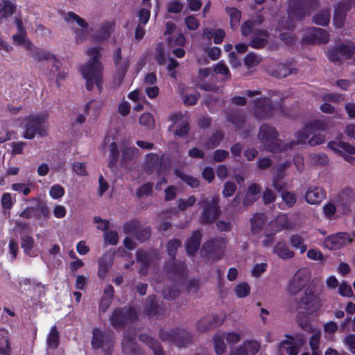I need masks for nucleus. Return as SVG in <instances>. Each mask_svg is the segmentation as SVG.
Masks as SVG:
<instances>
[{
    "mask_svg": "<svg viewBox=\"0 0 355 355\" xmlns=\"http://www.w3.org/2000/svg\"><path fill=\"white\" fill-rule=\"evenodd\" d=\"M180 284H174L173 286H166L162 289L163 297L167 300H173L179 297L180 290L178 288Z\"/></svg>",
    "mask_w": 355,
    "mask_h": 355,
    "instance_id": "obj_40",
    "label": "nucleus"
},
{
    "mask_svg": "<svg viewBox=\"0 0 355 355\" xmlns=\"http://www.w3.org/2000/svg\"><path fill=\"white\" fill-rule=\"evenodd\" d=\"M203 206V211L201 214V222L203 224L214 223L220 215L219 207V199L218 196H214L210 201L207 199L199 202Z\"/></svg>",
    "mask_w": 355,
    "mask_h": 355,
    "instance_id": "obj_11",
    "label": "nucleus"
},
{
    "mask_svg": "<svg viewBox=\"0 0 355 355\" xmlns=\"http://www.w3.org/2000/svg\"><path fill=\"white\" fill-rule=\"evenodd\" d=\"M202 233L200 230H195L185 241V250L187 254L193 257L196 255L202 241Z\"/></svg>",
    "mask_w": 355,
    "mask_h": 355,
    "instance_id": "obj_21",
    "label": "nucleus"
},
{
    "mask_svg": "<svg viewBox=\"0 0 355 355\" xmlns=\"http://www.w3.org/2000/svg\"><path fill=\"white\" fill-rule=\"evenodd\" d=\"M101 49L100 47L89 48L87 50V55H89L91 58L79 69L80 72L86 81V89L89 92L92 91L95 85L99 94L103 90V68L100 61L101 57Z\"/></svg>",
    "mask_w": 355,
    "mask_h": 355,
    "instance_id": "obj_1",
    "label": "nucleus"
},
{
    "mask_svg": "<svg viewBox=\"0 0 355 355\" xmlns=\"http://www.w3.org/2000/svg\"><path fill=\"white\" fill-rule=\"evenodd\" d=\"M269 33L266 30L258 29L254 33L249 46L256 49L264 48L268 42Z\"/></svg>",
    "mask_w": 355,
    "mask_h": 355,
    "instance_id": "obj_25",
    "label": "nucleus"
},
{
    "mask_svg": "<svg viewBox=\"0 0 355 355\" xmlns=\"http://www.w3.org/2000/svg\"><path fill=\"white\" fill-rule=\"evenodd\" d=\"M278 137L279 132L275 128L266 123L260 126L258 138L267 150L276 153L285 150L283 141Z\"/></svg>",
    "mask_w": 355,
    "mask_h": 355,
    "instance_id": "obj_5",
    "label": "nucleus"
},
{
    "mask_svg": "<svg viewBox=\"0 0 355 355\" xmlns=\"http://www.w3.org/2000/svg\"><path fill=\"white\" fill-rule=\"evenodd\" d=\"M91 345L93 349H102L104 355H112L114 345L113 334L102 331L98 327L92 329Z\"/></svg>",
    "mask_w": 355,
    "mask_h": 355,
    "instance_id": "obj_9",
    "label": "nucleus"
},
{
    "mask_svg": "<svg viewBox=\"0 0 355 355\" xmlns=\"http://www.w3.org/2000/svg\"><path fill=\"white\" fill-rule=\"evenodd\" d=\"M260 62L261 59L254 53H249L244 58V64L248 69L258 65Z\"/></svg>",
    "mask_w": 355,
    "mask_h": 355,
    "instance_id": "obj_62",
    "label": "nucleus"
},
{
    "mask_svg": "<svg viewBox=\"0 0 355 355\" xmlns=\"http://www.w3.org/2000/svg\"><path fill=\"white\" fill-rule=\"evenodd\" d=\"M297 308L304 310L307 314H314L322 306L319 294L315 286H309L303 295L296 300Z\"/></svg>",
    "mask_w": 355,
    "mask_h": 355,
    "instance_id": "obj_7",
    "label": "nucleus"
},
{
    "mask_svg": "<svg viewBox=\"0 0 355 355\" xmlns=\"http://www.w3.org/2000/svg\"><path fill=\"white\" fill-rule=\"evenodd\" d=\"M331 12L329 9L320 11L313 17V22L317 25L326 26L330 20Z\"/></svg>",
    "mask_w": 355,
    "mask_h": 355,
    "instance_id": "obj_38",
    "label": "nucleus"
},
{
    "mask_svg": "<svg viewBox=\"0 0 355 355\" xmlns=\"http://www.w3.org/2000/svg\"><path fill=\"white\" fill-rule=\"evenodd\" d=\"M304 237L299 234H292L289 238V243L292 248L295 250H300L301 254L304 253L307 250V245L304 243Z\"/></svg>",
    "mask_w": 355,
    "mask_h": 355,
    "instance_id": "obj_34",
    "label": "nucleus"
},
{
    "mask_svg": "<svg viewBox=\"0 0 355 355\" xmlns=\"http://www.w3.org/2000/svg\"><path fill=\"white\" fill-rule=\"evenodd\" d=\"M282 198L288 207H293L297 201L296 195L291 191H285L283 192L282 193Z\"/></svg>",
    "mask_w": 355,
    "mask_h": 355,
    "instance_id": "obj_64",
    "label": "nucleus"
},
{
    "mask_svg": "<svg viewBox=\"0 0 355 355\" xmlns=\"http://www.w3.org/2000/svg\"><path fill=\"white\" fill-rule=\"evenodd\" d=\"M259 350V343L254 340H248L232 351L230 355H255Z\"/></svg>",
    "mask_w": 355,
    "mask_h": 355,
    "instance_id": "obj_23",
    "label": "nucleus"
},
{
    "mask_svg": "<svg viewBox=\"0 0 355 355\" xmlns=\"http://www.w3.org/2000/svg\"><path fill=\"white\" fill-rule=\"evenodd\" d=\"M218 325V317L214 315H207L196 323V329L202 332L215 328Z\"/></svg>",
    "mask_w": 355,
    "mask_h": 355,
    "instance_id": "obj_30",
    "label": "nucleus"
},
{
    "mask_svg": "<svg viewBox=\"0 0 355 355\" xmlns=\"http://www.w3.org/2000/svg\"><path fill=\"white\" fill-rule=\"evenodd\" d=\"M226 12L230 18V26L232 29L236 28L240 23L241 12L236 8H226Z\"/></svg>",
    "mask_w": 355,
    "mask_h": 355,
    "instance_id": "obj_44",
    "label": "nucleus"
},
{
    "mask_svg": "<svg viewBox=\"0 0 355 355\" xmlns=\"http://www.w3.org/2000/svg\"><path fill=\"white\" fill-rule=\"evenodd\" d=\"M114 26L115 24L114 22L105 21L103 23L94 37L95 42H104L107 41L110 37Z\"/></svg>",
    "mask_w": 355,
    "mask_h": 355,
    "instance_id": "obj_29",
    "label": "nucleus"
},
{
    "mask_svg": "<svg viewBox=\"0 0 355 355\" xmlns=\"http://www.w3.org/2000/svg\"><path fill=\"white\" fill-rule=\"evenodd\" d=\"M153 184L152 182H146L139 187L136 191V196L139 198L144 196H149L153 191Z\"/></svg>",
    "mask_w": 355,
    "mask_h": 355,
    "instance_id": "obj_56",
    "label": "nucleus"
},
{
    "mask_svg": "<svg viewBox=\"0 0 355 355\" xmlns=\"http://www.w3.org/2000/svg\"><path fill=\"white\" fill-rule=\"evenodd\" d=\"M310 279L311 273L308 269H299L288 283L287 291L288 293L291 295H296L307 286Z\"/></svg>",
    "mask_w": 355,
    "mask_h": 355,
    "instance_id": "obj_12",
    "label": "nucleus"
},
{
    "mask_svg": "<svg viewBox=\"0 0 355 355\" xmlns=\"http://www.w3.org/2000/svg\"><path fill=\"white\" fill-rule=\"evenodd\" d=\"M351 8V3L348 2H339L335 10L334 15V24L336 28H340L343 26L346 18V12L349 10Z\"/></svg>",
    "mask_w": 355,
    "mask_h": 355,
    "instance_id": "obj_22",
    "label": "nucleus"
},
{
    "mask_svg": "<svg viewBox=\"0 0 355 355\" xmlns=\"http://www.w3.org/2000/svg\"><path fill=\"white\" fill-rule=\"evenodd\" d=\"M155 60L159 65L166 62V55L162 43H159L155 48Z\"/></svg>",
    "mask_w": 355,
    "mask_h": 355,
    "instance_id": "obj_57",
    "label": "nucleus"
},
{
    "mask_svg": "<svg viewBox=\"0 0 355 355\" xmlns=\"http://www.w3.org/2000/svg\"><path fill=\"white\" fill-rule=\"evenodd\" d=\"M159 338L162 342H167L178 348L188 347L193 342L191 334L186 329L177 327L169 330L160 327L158 331Z\"/></svg>",
    "mask_w": 355,
    "mask_h": 355,
    "instance_id": "obj_2",
    "label": "nucleus"
},
{
    "mask_svg": "<svg viewBox=\"0 0 355 355\" xmlns=\"http://www.w3.org/2000/svg\"><path fill=\"white\" fill-rule=\"evenodd\" d=\"M21 247L24 250L26 255L31 256V252L34 248L35 241L34 239L27 234L21 235Z\"/></svg>",
    "mask_w": 355,
    "mask_h": 355,
    "instance_id": "obj_46",
    "label": "nucleus"
},
{
    "mask_svg": "<svg viewBox=\"0 0 355 355\" xmlns=\"http://www.w3.org/2000/svg\"><path fill=\"white\" fill-rule=\"evenodd\" d=\"M65 19L67 21H75L77 24L83 28H87L88 27V24L85 21V20L73 12H68Z\"/></svg>",
    "mask_w": 355,
    "mask_h": 355,
    "instance_id": "obj_61",
    "label": "nucleus"
},
{
    "mask_svg": "<svg viewBox=\"0 0 355 355\" xmlns=\"http://www.w3.org/2000/svg\"><path fill=\"white\" fill-rule=\"evenodd\" d=\"M159 252L157 250H153L151 254L139 249L136 252V259L141 264L139 272L141 274H146L150 266L153 257H157Z\"/></svg>",
    "mask_w": 355,
    "mask_h": 355,
    "instance_id": "obj_20",
    "label": "nucleus"
},
{
    "mask_svg": "<svg viewBox=\"0 0 355 355\" xmlns=\"http://www.w3.org/2000/svg\"><path fill=\"white\" fill-rule=\"evenodd\" d=\"M313 133L309 128H306V124L296 133L297 139V144H305L309 139V136Z\"/></svg>",
    "mask_w": 355,
    "mask_h": 355,
    "instance_id": "obj_63",
    "label": "nucleus"
},
{
    "mask_svg": "<svg viewBox=\"0 0 355 355\" xmlns=\"http://www.w3.org/2000/svg\"><path fill=\"white\" fill-rule=\"evenodd\" d=\"M164 270L168 279L173 284H182L184 281L186 266L184 261L169 259L164 263Z\"/></svg>",
    "mask_w": 355,
    "mask_h": 355,
    "instance_id": "obj_10",
    "label": "nucleus"
},
{
    "mask_svg": "<svg viewBox=\"0 0 355 355\" xmlns=\"http://www.w3.org/2000/svg\"><path fill=\"white\" fill-rule=\"evenodd\" d=\"M138 318V313L133 306H124L116 308L110 317V321L117 330L124 328L128 323L135 322Z\"/></svg>",
    "mask_w": 355,
    "mask_h": 355,
    "instance_id": "obj_6",
    "label": "nucleus"
},
{
    "mask_svg": "<svg viewBox=\"0 0 355 355\" xmlns=\"http://www.w3.org/2000/svg\"><path fill=\"white\" fill-rule=\"evenodd\" d=\"M46 343L48 347L51 349H55L60 345V334L55 326H53L47 337Z\"/></svg>",
    "mask_w": 355,
    "mask_h": 355,
    "instance_id": "obj_39",
    "label": "nucleus"
},
{
    "mask_svg": "<svg viewBox=\"0 0 355 355\" xmlns=\"http://www.w3.org/2000/svg\"><path fill=\"white\" fill-rule=\"evenodd\" d=\"M117 71L115 74V78L114 80V83L119 85L123 82L126 73L129 68V62L125 61L123 63H121L120 67H116Z\"/></svg>",
    "mask_w": 355,
    "mask_h": 355,
    "instance_id": "obj_47",
    "label": "nucleus"
},
{
    "mask_svg": "<svg viewBox=\"0 0 355 355\" xmlns=\"http://www.w3.org/2000/svg\"><path fill=\"white\" fill-rule=\"evenodd\" d=\"M33 200L38 201L39 203L37 207H27L21 213H19V217L24 219H31L35 218L39 219L40 216L46 218L50 214V209L46 203L40 202V199L37 198H33Z\"/></svg>",
    "mask_w": 355,
    "mask_h": 355,
    "instance_id": "obj_17",
    "label": "nucleus"
},
{
    "mask_svg": "<svg viewBox=\"0 0 355 355\" xmlns=\"http://www.w3.org/2000/svg\"><path fill=\"white\" fill-rule=\"evenodd\" d=\"M138 338L153 351V355H165L162 345L154 337L148 334H140Z\"/></svg>",
    "mask_w": 355,
    "mask_h": 355,
    "instance_id": "obj_24",
    "label": "nucleus"
},
{
    "mask_svg": "<svg viewBox=\"0 0 355 355\" xmlns=\"http://www.w3.org/2000/svg\"><path fill=\"white\" fill-rule=\"evenodd\" d=\"M162 157L163 155L159 157L157 155L154 153L148 154L146 158V166L147 168V171L153 172V171L159 168Z\"/></svg>",
    "mask_w": 355,
    "mask_h": 355,
    "instance_id": "obj_36",
    "label": "nucleus"
},
{
    "mask_svg": "<svg viewBox=\"0 0 355 355\" xmlns=\"http://www.w3.org/2000/svg\"><path fill=\"white\" fill-rule=\"evenodd\" d=\"M234 291L238 297L242 298L250 294V288L248 284L243 282L236 286Z\"/></svg>",
    "mask_w": 355,
    "mask_h": 355,
    "instance_id": "obj_59",
    "label": "nucleus"
},
{
    "mask_svg": "<svg viewBox=\"0 0 355 355\" xmlns=\"http://www.w3.org/2000/svg\"><path fill=\"white\" fill-rule=\"evenodd\" d=\"M181 246V241L179 239H173L168 241L166 250L170 259H175L178 248Z\"/></svg>",
    "mask_w": 355,
    "mask_h": 355,
    "instance_id": "obj_48",
    "label": "nucleus"
},
{
    "mask_svg": "<svg viewBox=\"0 0 355 355\" xmlns=\"http://www.w3.org/2000/svg\"><path fill=\"white\" fill-rule=\"evenodd\" d=\"M286 336L291 340H282L280 345L285 347V350L288 355H297L299 353V347L293 343V338L292 336Z\"/></svg>",
    "mask_w": 355,
    "mask_h": 355,
    "instance_id": "obj_49",
    "label": "nucleus"
},
{
    "mask_svg": "<svg viewBox=\"0 0 355 355\" xmlns=\"http://www.w3.org/2000/svg\"><path fill=\"white\" fill-rule=\"evenodd\" d=\"M224 336L218 332L213 336L214 346L216 353L218 355L223 354L226 350V345L224 342Z\"/></svg>",
    "mask_w": 355,
    "mask_h": 355,
    "instance_id": "obj_45",
    "label": "nucleus"
},
{
    "mask_svg": "<svg viewBox=\"0 0 355 355\" xmlns=\"http://www.w3.org/2000/svg\"><path fill=\"white\" fill-rule=\"evenodd\" d=\"M104 241L109 245H116L119 242V235L116 230H107L104 232Z\"/></svg>",
    "mask_w": 355,
    "mask_h": 355,
    "instance_id": "obj_60",
    "label": "nucleus"
},
{
    "mask_svg": "<svg viewBox=\"0 0 355 355\" xmlns=\"http://www.w3.org/2000/svg\"><path fill=\"white\" fill-rule=\"evenodd\" d=\"M273 252L284 260L292 259L295 256V252L291 250L284 241H279L276 243L273 248Z\"/></svg>",
    "mask_w": 355,
    "mask_h": 355,
    "instance_id": "obj_31",
    "label": "nucleus"
},
{
    "mask_svg": "<svg viewBox=\"0 0 355 355\" xmlns=\"http://www.w3.org/2000/svg\"><path fill=\"white\" fill-rule=\"evenodd\" d=\"M355 194L350 188H345L339 192L336 196V202L338 206L345 211H349L351 203L354 200Z\"/></svg>",
    "mask_w": 355,
    "mask_h": 355,
    "instance_id": "obj_27",
    "label": "nucleus"
},
{
    "mask_svg": "<svg viewBox=\"0 0 355 355\" xmlns=\"http://www.w3.org/2000/svg\"><path fill=\"white\" fill-rule=\"evenodd\" d=\"M26 51L30 53V55L38 62L48 60L51 58L55 61L53 67L55 71L60 69V61L56 59L55 55L51 54L50 52L42 50L35 46L31 42H28L26 44Z\"/></svg>",
    "mask_w": 355,
    "mask_h": 355,
    "instance_id": "obj_18",
    "label": "nucleus"
},
{
    "mask_svg": "<svg viewBox=\"0 0 355 355\" xmlns=\"http://www.w3.org/2000/svg\"><path fill=\"white\" fill-rule=\"evenodd\" d=\"M306 128H309L311 132L314 134L316 130H326L328 128V123L323 120H313L306 123Z\"/></svg>",
    "mask_w": 355,
    "mask_h": 355,
    "instance_id": "obj_50",
    "label": "nucleus"
},
{
    "mask_svg": "<svg viewBox=\"0 0 355 355\" xmlns=\"http://www.w3.org/2000/svg\"><path fill=\"white\" fill-rule=\"evenodd\" d=\"M49 115L47 112L37 114L29 115L26 119L24 131L22 137L27 139H32L36 135L44 137L48 135L45 123Z\"/></svg>",
    "mask_w": 355,
    "mask_h": 355,
    "instance_id": "obj_3",
    "label": "nucleus"
},
{
    "mask_svg": "<svg viewBox=\"0 0 355 355\" xmlns=\"http://www.w3.org/2000/svg\"><path fill=\"white\" fill-rule=\"evenodd\" d=\"M279 78H284L291 74H296L298 69L295 67H291L288 64L282 63L278 65Z\"/></svg>",
    "mask_w": 355,
    "mask_h": 355,
    "instance_id": "obj_51",
    "label": "nucleus"
},
{
    "mask_svg": "<svg viewBox=\"0 0 355 355\" xmlns=\"http://www.w3.org/2000/svg\"><path fill=\"white\" fill-rule=\"evenodd\" d=\"M329 41V32L323 28L312 27L309 28L302 38L303 44H327Z\"/></svg>",
    "mask_w": 355,
    "mask_h": 355,
    "instance_id": "obj_14",
    "label": "nucleus"
},
{
    "mask_svg": "<svg viewBox=\"0 0 355 355\" xmlns=\"http://www.w3.org/2000/svg\"><path fill=\"white\" fill-rule=\"evenodd\" d=\"M274 233H277L288 228V216L285 214L278 215L276 218L269 223Z\"/></svg>",
    "mask_w": 355,
    "mask_h": 355,
    "instance_id": "obj_32",
    "label": "nucleus"
},
{
    "mask_svg": "<svg viewBox=\"0 0 355 355\" xmlns=\"http://www.w3.org/2000/svg\"><path fill=\"white\" fill-rule=\"evenodd\" d=\"M354 53V49L349 44L340 43L330 49L327 52V55L332 62H341L343 60L349 58Z\"/></svg>",
    "mask_w": 355,
    "mask_h": 355,
    "instance_id": "obj_16",
    "label": "nucleus"
},
{
    "mask_svg": "<svg viewBox=\"0 0 355 355\" xmlns=\"http://www.w3.org/2000/svg\"><path fill=\"white\" fill-rule=\"evenodd\" d=\"M139 122L149 129H153L155 126L154 116L150 112L143 113L139 117Z\"/></svg>",
    "mask_w": 355,
    "mask_h": 355,
    "instance_id": "obj_54",
    "label": "nucleus"
},
{
    "mask_svg": "<svg viewBox=\"0 0 355 355\" xmlns=\"http://www.w3.org/2000/svg\"><path fill=\"white\" fill-rule=\"evenodd\" d=\"M328 146L338 155H343V153L355 155V147L347 142L342 141L338 138L329 141Z\"/></svg>",
    "mask_w": 355,
    "mask_h": 355,
    "instance_id": "obj_28",
    "label": "nucleus"
},
{
    "mask_svg": "<svg viewBox=\"0 0 355 355\" xmlns=\"http://www.w3.org/2000/svg\"><path fill=\"white\" fill-rule=\"evenodd\" d=\"M119 157V150L116 142H112L110 146L107 166L110 168H114Z\"/></svg>",
    "mask_w": 355,
    "mask_h": 355,
    "instance_id": "obj_41",
    "label": "nucleus"
},
{
    "mask_svg": "<svg viewBox=\"0 0 355 355\" xmlns=\"http://www.w3.org/2000/svg\"><path fill=\"white\" fill-rule=\"evenodd\" d=\"M140 225V221L138 219L129 220L123 225V232L127 235L135 236Z\"/></svg>",
    "mask_w": 355,
    "mask_h": 355,
    "instance_id": "obj_43",
    "label": "nucleus"
},
{
    "mask_svg": "<svg viewBox=\"0 0 355 355\" xmlns=\"http://www.w3.org/2000/svg\"><path fill=\"white\" fill-rule=\"evenodd\" d=\"M253 104L254 115L257 119H268L273 115L275 108L269 98H256L253 101Z\"/></svg>",
    "mask_w": 355,
    "mask_h": 355,
    "instance_id": "obj_13",
    "label": "nucleus"
},
{
    "mask_svg": "<svg viewBox=\"0 0 355 355\" xmlns=\"http://www.w3.org/2000/svg\"><path fill=\"white\" fill-rule=\"evenodd\" d=\"M304 311H298L296 315V322L299 327L305 331L312 332L313 331V326L311 325L308 315Z\"/></svg>",
    "mask_w": 355,
    "mask_h": 355,
    "instance_id": "obj_33",
    "label": "nucleus"
},
{
    "mask_svg": "<svg viewBox=\"0 0 355 355\" xmlns=\"http://www.w3.org/2000/svg\"><path fill=\"white\" fill-rule=\"evenodd\" d=\"M227 239L225 237L213 238L202 243L200 255L211 263H214L223 259Z\"/></svg>",
    "mask_w": 355,
    "mask_h": 355,
    "instance_id": "obj_4",
    "label": "nucleus"
},
{
    "mask_svg": "<svg viewBox=\"0 0 355 355\" xmlns=\"http://www.w3.org/2000/svg\"><path fill=\"white\" fill-rule=\"evenodd\" d=\"M318 6V0H290L288 17L292 21H301Z\"/></svg>",
    "mask_w": 355,
    "mask_h": 355,
    "instance_id": "obj_8",
    "label": "nucleus"
},
{
    "mask_svg": "<svg viewBox=\"0 0 355 355\" xmlns=\"http://www.w3.org/2000/svg\"><path fill=\"white\" fill-rule=\"evenodd\" d=\"M352 241L349 233L338 232L327 236L324 240V245L331 250H338L350 244Z\"/></svg>",
    "mask_w": 355,
    "mask_h": 355,
    "instance_id": "obj_15",
    "label": "nucleus"
},
{
    "mask_svg": "<svg viewBox=\"0 0 355 355\" xmlns=\"http://www.w3.org/2000/svg\"><path fill=\"white\" fill-rule=\"evenodd\" d=\"M175 174L179 177L183 182L190 186L191 188H197L199 187V180L197 178L186 175L179 171H175Z\"/></svg>",
    "mask_w": 355,
    "mask_h": 355,
    "instance_id": "obj_53",
    "label": "nucleus"
},
{
    "mask_svg": "<svg viewBox=\"0 0 355 355\" xmlns=\"http://www.w3.org/2000/svg\"><path fill=\"white\" fill-rule=\"evenodd\" d=\"M3 6L0 8V21L6 19L10 15H12L16 11V5L10 0H3Z\"/></svg>",
    "mask_w": 355,
    "mask_h": 355,
    "instance_id": "obj_35",
    "label": "nucleus"
},
{
    "mask_svg": "<svg viewBox=\"0 0 355 355\" xmlns=\"http://www.w3.org/2000/svg\"><path fill=\"white\" fill-rule=\"evenodd\" d=\"M65 193V190L62 186L59 184H55L50 188L49 195L55 200L61 198Z\"/></svg>",
    "mask_w": 355,
    "mask_h": 355,
    "instance_id": "obj_58",
    "label": "nucleus"
},
{
    "mask_svg": "<svg viewBox=\"0 0 355 355\" xmlns=\"http://www.w3.org/2000/svg\"><path fill=\"white\" fill-rule=\"evenodd\" d=\"M325 197V191L319 187H311L305 193V200L310 205H318Z\"/></svg>",
    "mask_w": 355,
    "mask_h": 355,
    "instance_id": "obj_26",
    "label": "nucleus"
},
{
    "mask_svg": "<svg viewBox=\"0 0 355 355\" xmlns=\"http://www.w3.org/2000/svg\"><path fill=\"white\" fill-rule=\"evenodd\" d=\"M151 236V228L150 227H142L140 225V227L137 230V232L135 234L136 239L141 243L145 242L148 240Z\"/></svg>",
    "mask_w": 355,
    "mask_h": 355,
    "instance_id": "obj_55",
    "label": "nucleus"
},
{
    "mask_svg": "<svg viewBox=\"0 0 355 355\" xmlns=\"http://www.w3.org/2000/svg\"><path fill=\"white\" fill-rule=\"evenodd\" d=\"M214 71L216 73L225 76L224 80H230L232 75L227 64L223 61H220L214 67Z\"/></svg>",
    "mask_w": 355,
    "mask_h": 355,
    "instance_id": "obj_52",
    "label": "nucleus"
},
{
    "mask_svg": "<svg viewBox=\"0 0 355 355\" xmlns=\"http://www.w3.org/2000/svg\"><path fill=\"white\" fill-rule=\"evenodd\" d=\"M166 311V308L158 304L156 296L154 295H149L146 299V303L144 309V313L148 318H157L163 315Z\"/></svg>",
    "mask_w": 355,
    "mask_h": 355,
    "instance_id": "obj_19",
    "label": "nucleus"
},
{
    "mask_svg": "<svg viewBox=\"0 0 355 355\" xmlns=\"http://www.w3.org/2000/svg\"><path fill=\"white\" fill-rule=\"evenodd\" d=\"M223 139V132L221 130H217L207 139L205 143V146L208 149H214L220 144Z\"/></svg>",
    "mask_w": 355,
    "mask_h": 355,
    "instance_id": "obj_42",
    "label": "nucleus"
},
{
    "mask_svg": "<svg viewBox=\"0 0 355 355\" xmlns=\"http://www.w3.org/2000/svg\"><path fill=\"white\" fill-rule=\"evenodd\" d=\"M265 220L264 214L257 213L253 215L250 220L251 230L253 234H257L261 230Z\"/></svg>",
    "mask_w": 355,
    "mask_h": 355,
    "instance_id": "obj_37",
    "label": "nucleus"
}]
</instances>
